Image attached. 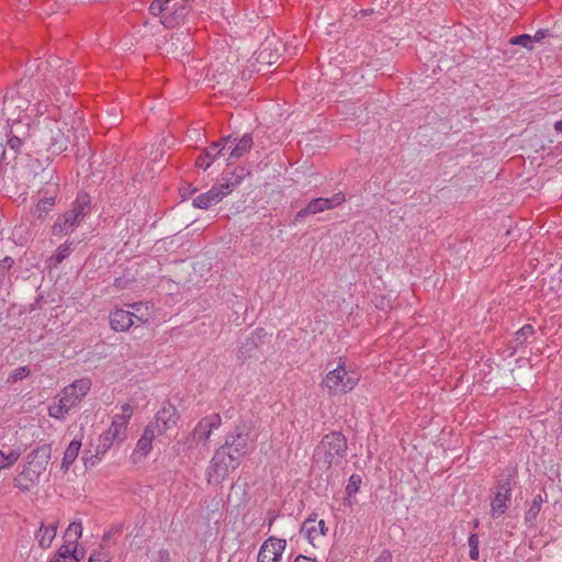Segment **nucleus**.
Returning a JSON list of instances; mask_svg holds the SVG:
<instances>
[{
	"mask_svg": "<svg viewBox=\"0 0 562 562\" xmlns=\"http://www.w3.org/2000/svg\"><path fill=\"white\" fill-rule=\"evenodd\" d=\"M50 456V445H42L32 450L26 456L22 470L13 479V486L23 493L33 490L46 471Z\"/></svg>",
	"mask_w": 562,
	"mask_h": 562,
	"instance_id": "nucleus-1",
	"label": "nucleus"
},
{
	"mask_svg": "<svg viewBox=\"0 0 562 562\" xmlns=\"http://www.w3.org/2000/svg\"><path fill=\"white\" fill-rule=\"evenodd\" d=\"M91 387L90 379L76 380L64 387L58 395V401L48 406V415L55 419H65L67 414L76 407Z\"/></svg>",
	"mask_w": 562,
	"mask_h": 562,
	"instance_id": "nucleus-2",
	"label": "nucleus"
},
{
	"mask_svg": "<svg viewBox=\"0 0 562 562\" xmlns=\"http://www.w3.org/2000/svg\"><path fill=\"white\" fill-rule=\"evenodd\" d=\"M347 449V439L341 432L333 431L327 434L315 448V462L322 463L325 469L339 465L346 457Z\"/></svg>",
	"mask_w": 562,
	"mask_h": 562,
	"instance_id": "nucleus-3",
	"label": "nucleus"
},
{
	"mask_svg": "<svg viewBox=\"0 0 562 562\" xmlns=\"http://www.w3.org/2000/svg\"><path fill=\"white\" fill-rule=\"evenodd\" d=\"M241 462L227 447H220L215 450L207 470L210 484H220L232 471L236 470Z\"/></svg>",
	"mask_w": 562,
	"mask_h": 562,
	"instance_id": "nucleus-4",
	"label": "nucleus"
},
{
	"mask_svg": "<svg viewBox=\"0 0 562 562\" xmlns=\"http://www.w3.org/2000/svg\"><path fill=\"white\" fill-rule=\"evenodd\" d=\"M358 381V375L348 372L345 362L339 359L338 366L323 379L322 386L327 389L329 395L345 394L353 390Z\"/></svg>",
	"mask_w": 562,
	"mask_h": 562,
	"instance_id": "nucleus-5",
	"label": "nucleus"
},
{
	"mask_svg": "<svg viewBox=\"0 0 562 562\" xmlns=\"http://www.w3.org/2000/svg\"><path fill=\"white\" fill-rule=\"evenodd\" d=\"M181 0L170 4L171 0H154L149 5L150 14L160 16V22L164 26L172 29L182 21L188 14L186 2Z\"/></svg>",
	"mask_w": 562,
	"mask_h": 562,
	"instance_id": "nucleus-6",
	"label": "nucleus"
},
{
	"mask_svg": "<svg viewBox=\"0 0 562 562\" xmlns=\"http://www.w3.org/2000/svg\"><path fill=\"white\" fill-rule=\"evenodd\" d=\"M222 425V417L220 414H212L203 417L191 431L187 438L188 449H193L194 446L206 447L212 432L220 428Z\"/></svg>",
	"mask_w": 562,
	"mask_h": 562,
	"instance_id": "nucleus-7",
	"label": "nucleus"
},
{
	"mask_svg": "<svg viewBox=\"0 0 562 562\" xmlns=\"http://www.w3.org/2000/svg\"><path fill=\"white\" fill-rule=\"evenodd\" d=\"M346 201V196L342 192H337L330 198H316L313 199L305 207L299 211L294 218L293 224L301 223L305 217L315 215L325 211L333 210L341 205Z\"/></svg>",
	"mask_w": 562,
	"mask_h": 562,
	"instance_id": "nucleus-8",
	"label": "nucleus"
},
{
	"mask_svg": "<svg viewBox=\"0 0 562 562\" xmlns=\"http://www.w3.org/2000/svg\"><path fill=\"white\" fill-rule=\"evenodd\" d=\"M252 441L249 428L246 425H238L226 436L225 442L221 447H227L229 451L243 460L252 449Z\"/></svg>",
	"mask_w": 562,
	"mask_h": 562,
	"instance_id": "nucleus-9",
	"label": "nucleus"
},
{
	"mask_svg": "<svg viewBox=\"0 0 562 562\" xmlns=\"http://www.w3.org/2000/svg\"><path fill=\"white\" fill-rule=\"evenodd\" d=\"M513 490V479L510 475L497 481L495 486V495L491 502V514L493 517H498L506 513Z\"/></svg>",
	"mask_w": 562,
	"mask_h": 562,
	"instance_id": "nucleus-10",
	"label": "nucleus"
},
{
	"mask_svg": "<svg viewBox=\"0 0 562 562\" xmlns=\"http://www.w3.org/2000/svg\"><path fill=\"white\" fill-rule=\"evenodd\" d=\"M285 548V539L271 536L261 544L257 555V562H282Z\"/></svg>",
	"mask_w": 562,
	"mask_h": 562,
	"instance_id": "nucleus-11",
	"label": "nucleus"
},
{
	"mask_svg": "<svg viewBox=\"0 0 562 562\" xmlns=\"http://www.w3.org/2000/svg\"><path fill=\"white\" fill-rule=\"evenodd\" d=\"M228 194L221 182L213 186L207 192L199 194L193 199V206L198 209L206 210L210 206L217 204Z\"/></svg>",
	"mask_w": 562,
	"mask_h": 562,
	"instance_id": "nucleus-12",
	"label": "nucleus"
},
{
	"mask_svg": "<svg viewBox=\"0 0 562 562\" xmlns=\"http://www.w3.org/2000/svg\"><path fill=\"white\" fill-rule=\"evenodd\" d=\"M178 418L179 415L177 408L168 403L157 412L155 422H151L150 424H156L158 429H161V434H164L176 427Z\"/></svg>",
	"mask_w": 562,
	"mask_h": 562,
	"instance_id": "nucleus-13",
	"label": "nucleus"
},
{
	"mask_svg": "<svg viewBox=\"0 0 562 562\" xmlns=\"http://www.w3.org/2000/svg\"><path fill=\"white\" fill-rule=\"evenodd\" d=\"M160 434L161 429H158V426L156 424H148L142 437L137 441L134 454L146 457L151 450L153 440Z\"/></svg>",
	"mask_w": 562,
	"mask_h": 562,
	"instance_id": "nucleus-14",
	"label": "nucleus"
},
{
	"mask_svg": "<svg viewBox=\"0 0 562 562\" xmlns=\"http://www.w3.org/2000/svg\"><path fill=\"white\" fill-rule=\"evenodd\" d=\"M23 127L20 122H15L13 126L7 132V147L12 151L13 158L21 153V148L26 139L27 133L23 132L20 134L19 128Z\"/></svg>",
	"mask_w": 562,
	"mask_h": 562,
	"instance_id": "nucleus-15",
	"label": "nucleus"
},
{
	"mask_svg": "<svg viewBox=\"0 0 562 562\" xmlns=\"http://www.w3.org/2000/svg\"><path fill=\"white\" fill-rule=\"evenodd\" d=\"M79 221L76 215H70L68 212L59 216L52 227L53 235L64 236L71 233L78 225Z\"/></svg>",
	"mask_w": 562,
	"mask_h": 562,
	"instance_id": "nucleus-16",
	"label": "nucleus"
},
{
	"mask_svg": "<svg viewBox=\"0 0 562 562\" xmlns=\"http://www.w3.org/2000/svg\"><path fill=\"white\" fill-rule=\"evenodd\" d=\"M133 324V315L130 311L116 310L110 314L111 328L116 331L128 330Z\"/></svg>",
	"mask_w": 562,
	"mask_h": 562,
	"instance_id": "nucleus-17",
	"label": "nucleus"
},
{
	"mask_svg": "<svg viewBox=\"0 0 562 562\" xmlns=\"http://www.w3.org/2000/svg\"><path fill=\"white\" fill-rule=\"evenodd\" d=\"M235 145L229 146L232 158H240L246 155L252 147V136L248 133L244 134L240 138H234Z\"/></svg>",
	"mask_w": 562,
	"mask_h": 562,
	"instance_id": "nucleus-18",
	"label": "nucleus"
},
{
	"mask_svg": "<svg viewBox=\"0 0 562 562\" xmlns=\"http://www.w3.org/2000/svg\"><path fill=\"white\" fill-rule=\"evenodd\" d=\"M248 175L249 172L245 168L238 167L231 173V177L226 173L222 178L221 184L229 194Z\"/></svg>",
	"mask_w": 562,
	"mask_h": 562,
	"instance_id": "nucleus-19",
	"label": "nucleus"
},
{
	"mask_svg": "<svg viewBox=\"0 0 562 562\" xmlns=\"http://www.w3.org/2000/svg\"><path fill=\"white\" fill-rule=\"evenodd\" d=\"M90 202V196L87 193H80L72 203V207L68 213L70 215H76V218L80 222L89 213Z\"/></svg>",
	"mask_w": 562,
	"mask_h": 562,
	"instance_id": "nucleus-20",
	"label": "nucleus"
},
{
	"mask_svg": "<svg viewBox=\"0 0 562 562\" xmlns=\"http://www.w3.org/2000/svg\"><path fill=\"white\" fill-rule=\"evenodd\" d=\"M57 527L54 525L44 526L43 524L40 527L38 532L36 533V539L38 544L43 549H47L50 547L53 540L56 537Z\"/></svg>",
	"mask_w": 562,
	"mask_h": 562,
	"instance_id": "nucleus-21",
	"label": "nucleus"
},
{
	"mask_svg": "<svg viewBox=\"0 0 562 562\" xmlns=\"http://www.w3.org/2000/svg\"><path fill=\"white\" fill-rule=\"evenodd\" d=\"M80 448H81V439L75 438L70 441V443L68 445V447L64 453V458H63V462H61V468L64 470H68L69 467L74 463V461L78 457Z\"/></svg>",
	"mask_w": 562,
	"mask_h": 562,
	"instance_id": "nucleus-22",
	"label": "nucleus"
},
{
	"mask_svg": "<svg viewBox=\"0 0 562 562\" xmlns=\"http://www.w3.org/2000/svg\"><path fill=\"white\" fill-rule=\"evenodd\" d=\"M133 312V318H136L137 321L142 322L143 324H146L149 322L151 316V308L153 305L149 302H138L134 303L132 305Z\"/></svg>",
	"mask_w": 562,
	"mask_h": 562,
	"instance_id": "nucleus-23",
	"label": "nucleus"
},
{
	"mask_svg": "<svg viewBox=\"0 0 562 562\" xmlns=\"http://www.w3.org/2000/svg\"><path fill=\"white\" fill-rule=\"evenodd\" d=\"M115 441L117 440L113 437V435H110L108 431L101 434L98 439L94 458L100 460Z\"/></svg>",
	"mask_w": 562,
	"mask_h": 562,
	"instance_id": "nucleus-24",
	"label": "nucleus"
},
{
	"mask_svg": "<svg viewBox=\"0 0 562 562\" xmlns=\"http://www.w3.org/2000/svg\"><path fill=\"white\" fill-rule=\"evenodd\" d=\"M49 562H79V559L76 554V547H71L70 544L61 546L55 558Z\"/></svg>",
	"mask_w": 562,
	"mask_h": 562,
	"instance_id": "nucleus-25",
	"label": "nucleus"
},
{
	"mask_svg": "<svg viewBox=\"0 0 562 562\" xmlns=\"http://www.w3.org/2000/svg\"><path fill=\"white\" fill-rule=\"evenodd\" d=\"M81 535H82L81 521H72L68 526V528L65 532V538L67 539V542L70 546L74 544V547H76L78 539L81 537Z\"/></svg>",
	"mask_w": 562,
	"mask_h": 562,
	"instance_id": "nucleus-26",
	"label": "nucleus"
},
{
	"mask_svg": "<svg viewBox=\"0 0 562 562\" xmlns=\"http://www.w3.org/2000/svg\"><path fill=\"white\" fill-rule=\"evenodd\" d=\"M21 453L20 449H11L7 453L0 450V470L13 465L21 457Z\"/></svg>",
	"mask_w": 562,
	"mask_h": 562,
	"instance_id": "nucleus-27",
	"label": "nucleus"
},
{
	"mask_svg": "<svg viewBox=\"0 0 562 562\" xmlns=\"http://www.w3.org/2000/svg\"><path fill=\"white\" fill-rule=\"evenodd\" d=\"M232 143V136L223 137L218 142L213 143L210 147H207L203 153L210 154V159L214 160L225 147Z\"/></svg>",
	"mask_w": 562,
	"mask_h": 562,
	"instance_id": "nucleus-28",
	"label": "nucleus"
},
{
	"mask_svg": "<svg viewBox=\"0 0 562 562\" xmlns=\"http://www.w3.org/2000/svg\"><path fill=\"white\" fill-rule=\"evenodd\" d=\"M257 348V342L255 338H248L246 341L239 347L237 351V358L238 359H247L252 356V352Z\"/></svg>",
	"mask_w": 562,
	"mask_h": 562,
	"instance_id": "nucleus-29",
	"label": "nucleus"
},
{
	"mask_svg": "<svg viewBox=\"0 0 562 562\" xmlns=\"http://www.w3.org/2000/svg\"><path fill=\"white\" fill-rule=\"evenodd\" d=\"M70 245L69 244H63L57 249L54 256H52L50 260L54 262V265H59L63 262L64 259H66L70 254Z\"/></svg>",
	"mask_w": 562,
	"mask_h": 562,
	"instance_id": "nucleus-30",
	"label": "nucleus"
},
{
	"mask_svg": "<svg viewBox=\"0 0 562 562\" xmlns=\"http://www.w3.org/2000/svg\"><path fill=\"white\" fill-rule=\"evenodd\" d=\"M535 334V329L531 325L527 324L522 326L517 333L515 337V341L518 345H522L527 341V339Z\"/></svg>",
	"mask_w": 562,
	"mask_h": 562,
	"instance_id": "nucleus-31",
	"label": "nucleus"
},
{
	"mask_svg": "<svg viewBox=\"0 0 562 562\" xmlns=\"http://www.w3.org/2000/svg\"><path fill=\"white\" fill-rule=\"evenodd\" d=\"M541 504H542V497L540 495H537L533 498L530 508L526 513V520L527 521H531V520H533L537 517V515L540 512Z\"/></svg>",
	"mask_w": 562,
	"mask_h": 562,
	"instance_id": "nucleus-32",
	"label": "nucleus"
},
{
	"mask_svg": "<svg viewBox=\"0 0 562 562\" xmlns=\"http://www.w3.org/2000/svg\"><path fill=\"white\" fill-rule=\"evenodd\" d=\"M360 484H361L360 475L352 474L349 477L348 484L346 486V494L348 495V497L355 495L359 491Z\"/></svg>",
	"mask_w": 562,
	"mask_h": 562,
	"instance_id": "nucleus-33",
	"label": "nucleus"
},
{
	"mask_svg": "<svg viewBox=\"0 0 562 562\" xmlns=\"http://www.w3.org/2000/svg\"><path fill=\"white\" fill-rule=\"evenodd\" d=\"M509 44L520 45L528 49H532V38L529 34H521L518 36H514L509 40Z\"/></svg>",
	"mask_w": 562,
	"mask_h": 562,
	"instance_id": "nucleus-34",
	"label": "nucleus"
},
{
	"mask_svg": "<svg viewBox=\"0 0 562 562\" xmlns=\"http://www.w3.org/2000/svg\"><path fill=\"white\" fill-rule=\"evenodd\" d=\"M470 547L469 557L471 560L476 561L479 559V537L476 533L470 535L468 539Z\"/></svg>",
	"mask_w": 562,
	"mask_h": 562,
	"instance_id": "nucleus-35",
	"label": "nucleus"
},
{
	"mask_svg": "<svg viewBox=\"0 0 562 562\" xmlns=\"http://www.w3.org/2000/svg\"><path fill=\"white\" fill-rule=\"evenodd\" d=\"M110 435H113V437L117 440V442L123 441L125 439L126 435V427L119 426L117 423L113 424L111 423V426L106 430Z\"/></svg>",
	"mask_w": 562,
	"mask_h": 562,
	"instance_id": "nucleus-36",
	"label": "nucleus"
},
{
	"mask_svg": "<svg viewBox=\"0 0 562 562\" xmlns=\"http://www.w3.org/2000/svg\"><path fill=\"white\" fill-rule=\"evenodd\" d=\"M55 203L54 198H44L41 199L36 205V211L38 212V217L42 216V213H48L52 209V206Z\"/></svg>",
	"mask_w": 562,
	"mask_h": 562,
	"instance_id": "nucleus-37",
	"label": "nucleus"
},
{
	"mask_svg": "<svg viewBox=\"0 0 562 562\" xmlns=\"http://www.w3.org/2000/svg\"><path fill=\"white\" fill-rule=\"evenodd\" d=\"M55 142L52 144L53 153H61L67 148V142L64 135L58 134V137L54 138Z\"/></svg>",
	"mask_w": 562,
	"mask_h": 562,
	"instance_id": "nucleus-38",
	"label": "nucleus"
},
{
	"mask_svg": "<svg viewBox=\"0 0 562 562\" xmlns=\"http://www.w3.org/2000/svg\"><path fill=\"white\" fill-rule=\"evenodd\" d=\"M212 162L213 160L210 159V154L204 153H201L195 160L196 167L203 170H206L212 165Z\"/></svg>",
	"mask_w": 562,
	"mask_h": 562,
	"instance_id": "nucleus-39",
	"label": "nucleus"
},
{
	"mask_svg": "<svg viewBox=\"0 0 562 562\" xmlns=\"http://www.w3.org/2000/svg\"><path fill=\"white\" fill-rule=\"evenodd\" d=\"M14 260L7 256L2 260H0V278H3L7 272L12 268Z\"/></svg>",
	"mask_w": 562,
	"mask_h": 562,
	"instance_id": "nucleus-40",
	"label": "nucleus"
},
{
	"mask_svg": "<svg viewBox=\"0 0 562 562\" xmlns=\"http://www.w3.org/2000/svg\"><path fill=\"white\" fill-rule=\"evenodd\" d=\"M30 373L29 369L26 367H21V368H18L16 370H14V372L12 373V381H19V380H22L24 379L25 376H27Z\"/></svg>",
	"mask_w": 562,
	"mask_h": 562,
	"instance_id": "nucleus-41",
	"label": "nucleus"
},
{
	"mask_svg": "<svg viewBox=\"0 0 562 562\" xmlns=\"http://www.w3.org/2000/svg\"><path fill=\"white\" fill-rule=\"evenodd\" d=\"M392 561H393V555H392L391 551L387 549H384V550H382V552L375 559L374 562H392Z\"/></svg>",
	"mask_w": 562,
	"mask_h": 562,
	"instance_id": "nucleus-42",
	"label": "nucleus"
},
{
	"mask_svg": "<svg viewBox=\"0 0 562 562\" xmlns=\"http://www.w3.org/2000/svg\"><path fill=\"white\" fill-rule=\"evenodd\" d=\"M130 419L126 418L124 415H121V414H115L112 418V423L113 424H116L119 426H122V427H126L127 428V424H128Z\"/></svg>",
	"mask_w": 562,
	"mask_h": 562,
	"instance_id": "nucleus-43",
	"label": "nucleus"
},
{
	"mask_svg": "<svg viewBox=\"0 0 562 562\" xmlns=\"http://www.w3.org/2000/svg\"><path fill=\"white\" fill-rule=\"evenodd\" d=\"M549 35V31L547 29H543V30H538L536 32V34L533 36H531L532 38V43L533 42H541L543 38H546L547 36Z\"/></svg>",
	"mask_w": 562,
	"mask_h": 562,
	"instance_id": "nucleus-44",
	"label": "nucleus"
},
{
	"mask_svg": "<svg viewBox=\"0 0 562 562\" xmlns=\"http://www.w3.org/2000/svg\"><path fill=\"white\" fill-rule=\"evenodd\" d=\"M90 558H95L97 562H104V560H110L108 558V553L103 552L102 550L94 551Z\"/></svg>",
	"mask_w": 562,
	"mask_h": 562,
	"instance_id": "nucleus-45",
	"label": "nucleus"
},
{
	"mask_svg": "<svg viewBox=\"0 0 562 562\" xmlns=\"http://www.w3.org/2000/svg\"><path fill=\"white\" fill-rule=\"evenodd\" d=\"M121 415H124L126 418L131 419L133 414V408L130 404L125 403L121 406Z\"/></svg>",
	"mask_w": 562,
	"mask_h": 562,
	"instance_id": "nucleus-46",
	"label": "nucleus"
},
{
	"mask_svg": "<svg viewBox=\"0 0 562 562\" xmlns=\"http://www.w3.org/2000/svg\"><path fill=\"white\" fill-rule=\"evenodd\" d=\"M158 562H170V554L168 550L161 549L158 551Z\"/></svg>",
	"mask_w": 562,
	"mask_h": 562,
	"instance_id": "nucleus-47",
	"label": "nucleus"
},
{
	"mask_svg": "<svg viewBox=\"0 0 562 562\" xmlns=\"http://www.w3.org/2000/svg\"><path fill=\"white\" fill-rule=\"evenodd\" d=\"M308 522H310L308 520L305 521L304 525H303V528L306 529L307 538L310 540H313L314 539V533L316 532V530H315L314 527H307Z\"/></svg>",
	"mask_w": 562,
	"mask_h": 562,
	"instance_id": "nucleus-48",
	"label": "nucleus"
},
{
	"mask_svg": "<svg viewBox=\"0 0 562 562\" xmlns=\"http://www.w3.org/2000/svg\"><path fill=\"white\" fill-rule=\"evenodd\" d=\"M294 562H317L315 559L308 558L306 555L300 554L295 558Z\"/></svg>",
	"mask_w": 562,
	"mask_h": 562,
	"instance_id": "nucleus-49",
	"label": "nucleus"
},
{
	"mask_svg": "<svg viewBox=\"0 0 562 562\" xmlns=\"http://www.w3.org/2000/svg\"><path fill=\"white\" fill-rule=\"evenodd\" d=\"M258 60L261 63L272 64L271 60H266V49L260 50L258 55Z\"/></svg>",
	"mask_w": 562,
	"mask_h": 562,
	"instance_id": "nucleus-50",
	"label": "nucleus"
},
{
	"mask_svg": "<svg viewBox=\"0 0 562 562\" xmlns=\"http://www.w3.org/2000/svg\"><path fill=\"white\" fill-rule=\"evenodd\" d=\"M318 527H319V533L321 535H326L327 528L325 526V521L324 520H319L318 521Z\"/></svg>",
	"mask_w": 562,
	"mask_h": 562,
	"instance_id": "nucleus-51",
	"label": "nucleus"
},
{
	"mask_svg": "<svg viewBox=\"0 0 562 562\" xmlns=\"http://www.w3.org/2000/svg\"><path fill=\"white\" fill-rule=\"evenodd\" d=\"M554 128H555L558 132H561V133H562V120H561V121L555 122V124H554Z\"/></svg>",
	"mask_w": 562,
	"mask_h": 562,
	"instance_id": "nucleus-52",
	"label": "nucleus"
},
{
	"mask_svg": "<svg viewBox=\"0 0 562 562\" xmlns=\"http://www.w3.org/2000/svg\"><path fill=\"white\" fill-rule=\"evenodd\" d=\"M7 159V149H2V153H1V156H0V161H4Z\"/></svg>",
	"mask_w": 562,
	"mask_h": 562,
	"instance_id": "nucleus-53",
	"label": "nucleus"
},
{
	"mask_svg": "<svg viewBox=\"0 0 562 562\" xmlns=\"http://www.w3.org/2000/svg\"><path fill=\"white\" fill-rule=\"evenodd\" d=\"M111 538V532H105L102 537V541H108Z\"/></svg>",
	"mask_w": 562,
	"mask_h": 562,
	"instance_id": "nucleus-54",
	"label": "nucleus"
},
{
	"mask_svg": "<svg viewBox=\"0 0 562 562\" xmlns=\"http://www.w3.org/2000/svg\"><path fill=\"white\" fill-rule=\"evenodd\" d=\"M274 519H276V517H274V516H271V517L268 519L267 525H268V527H269V528H271V526H272V524H273Z\"/></svg>",
	"mask_w": 562,
	"mask_h": 562,
	"instance_id": "nucleus-55",
	"label": "nucleus"
},
{
	"mask_svg": "<svg viewBox=\"0 0 562 562\" xmlns=\"http://www.w3.org/2000/svg\"><path fill=\"white\" fill-rule=\"evenodd\" d=\"M370 12H372V10H362V11H360V14H361L362 16H366V15H368Z\"/></svg>",
	"mask_w": 562,
	"mask_h": 562,
	"instance_id": "nucleus-56",
	"label": "nucleus"
}]
</instances>
